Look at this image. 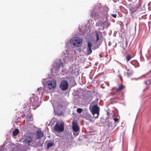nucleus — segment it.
I'll return each instance as SVG.
<instances>
[{
  "instance_id": "obj_1",
  "label": "nucleus",
  "mask_w": 151,
  "mask_h": 151,
  "mask_svg": "<svg viewBox=\"0 0 151 151\" xmlns=\"http://www.w3.org/2000/svg\"><path fill=\"white\" fill-rule=\"evenodd\" d=\"M116 109V110L115 111V109L113 108L111 109H108L106 111L107 116L106 117L104 122V128L110 127L112 128L113 127L114 128L116 127L119 118L118 110Z\"/></svg>"
},
{
  "instance_id": "obj_2",
  "label": "nucleus",
  "mask_w": 151,
  "mask_h": 151,
  "mask_svg": "<svg viewBox=\"0 0 151 151\" xmlns=\"http://www.w3.org/2000/svg\"><path fill=\"white\" fill-rule=\"evenodd\" d=\"M82 41L83 40L82 38L79 37H75L71 39L70 43L74 47H78L79 45L82 43Z\"/></svg>"
},
{
  "instance_id": "obj_3",
  "label": "nucleus",
  "mask_w": 151,
  "mask_h": 151,
  "mask_svg": "<svg viewBox=\"0 0 151 151\" xmlns=\"http://www.w3.org/2000/svg\"><path fill=\"white\" fill-rule=\"evenodd\" d=\"M57 82L56 80L52 79L48 80L45 82V85L50 89H54L56 86Z\"/></svg>"
},
{
  "instance_id": "obj_4",
  "label": "nucleus",
  "mask_w": 151,
  "mask_h": 151,
  "mask_svg": "<svg viewBox=\"0 0 151 151\" xmlns=\"http://www.w3.org/2000/svg\"><path fill=\"white\" fill-rule=\"evenodd\" d=\"M33 141L32 136V135H27L25 136L23 142L25 145L27 146H30L31 144H32Z\"/></svg>"
},
{
  "instance_id": "obj_5",
  "label": "nucleus",
  "mask_w": 151,
  "mask_h": 151,
  "mask_svg": "<svg viewBox=\"0 0 151 151\" xmlns=\"http://www.w3.org/2000/svg\"><path fill=\"white\" fill-rule=\"evenodd\" d=\"M64 124L63 123H57L53 128V130L57 132H61L64 129Z\"/></svg>"
},
{
  "instance_id": "obj_6",
  "label": "nucleus",
  "mask_w": 151,
  "mask_h": 151,
  "mask_svg": "<svg viewBox=\"0 0 151 151\" xmlns=\"http://www.w3.org/2000/svg\"><path fill=\"white\" fill-rule=\"evenodd\" d=\"M29 101V103L33 106V109L36 108L39 106V100L37 98H31Z\"/></svg>"
},
{
  "instance_id": "obj_7",
  "label": "nucleus",
  "mask_w": 151,
  "mask_h": 151,
  "mask_svg": "<svg viewBox=\"0 0 151 151\" xmlns=\"http://www.w3.org/2000/svg\"><path fill=\"white\" fill-rule=\"evenodd\" d=\"M68 87V82L66 80H62L60 83V87L62 91L67 90Z\"/></svg>"
},
{
  "instance_id": "obj_8",
  "label": "nucleus",
  "mask_w": 151,
  "mask_h": 151,
  "mask_svg": "<svg viewBox=\"0 0 151 151\" xmlns=\"http://www.w3.org/2000/svg\"><path fill=\"white\" fill-rule=\"evenodd\" d=\"M87 47L86 49V53L88 55L91 54L92 52V50L91 49V47L92 45V43L89 41L87 43Z\"/></svg>"
},
{
  "instance_id": "obj_9",
  "label": "nucleus",
  "mask_w": 151,
  "mask_h": 151,
  "mask_svg": "<svg viewBox=\"0 0 151 151\" xmlns=\"http://www.w3.org/2000/svg\"><path fill=\"white\" fill-rule=\"evenodd\" d=\"M36 139H39L44 136L43 132L40 130H37L35 134Z\"/></svg>"
},
{
  "instance_id": "obj_10",
  "label": "nucleus",
  "mask_w": 151,
  "mask_h": 151,
  "mask_svg": "<svg viewBox=\"0 0 151 151\" xmlns=\"http://www.w3.org/2000/svg\"><path fill=\"white\" fill-rule=\"evenodd\" d=\"M104 17H105L106 18L105 20H104V29L105 27L106 29H107L111 25L110 23L108 20L109 16L108 14H106V15L105 16L104 15Z\"/></svg>"
},
{
  "instance_id": "obj_11",
  "label": "nucleus",
  "mask_w": 151,
  "mask_h": 151,
  "mask_svg": "<svg viewBox=\"0 0 151 151\" xmlns=\"http://www.w3.org/2000/svg\"><path fill=\"white\" fill-rule=\"evenodd\" d=\"M72 127L73 129L75 132H77L79 130V127L78 125L76 122H73L72 123Z\"/></svg>"
},
{
  "instance_id": "obj_12",
  "label": "nucleus",
  "mask_w": 151,
  "mask_h": 151,
  "mask_svg": "<svg viewBox=\"0 0 151 151\" xmlns=\"http://www.w3.org/2000/svg\"><path fill=\"white\" fill-rule=\"evenodd\" d=\"M99 108L97 105H95L93 106L91 109L92 113H99Z\"/></svg>"
},
{
  "instance_id": "obj_13",
  "label": "nucleus",
  "mask_w": 151,
  "mask_h": 151,
  "mask_svg": "<svg viewBox=\"0 0 151 151\" xmlns=\"http://www.w3.org/2000/svg\"><path fill=\"white\" fill-rule=\"evenodd\" d=\"M125 87V86H123L122 84L121 85H120L116 89L115 91L114 92L116 94V95H117L118 94L119 91L124 88Z\"/></svg>"
},
{
  "instance_id": "obj_14",
  "label": "nucleus",
  "mask_w": 151,
  "mask_h": 151,
  "mask_svg": "<svg viewBox=\"0 0 151 151\" xmlns=\"http://www.w3.org/2000/svg\"><path fill=\"white\" fill-rule=\"evenodd\" d=\"M131 63L135 66V68L139 66V63L136 60H132L130 61Z\"/></svg>"
},
{
  "instance_id": "obj_15",
  "label": "nucleus",
  "mask_w": 151,
  "mask_h": 151,
  "mask_svg": "<svg viewBox=\"0 0 151 151\" xmlns=\"http://www.w3.org/2000/svg\"><path fill=\"white\" fill-rule=\"evenodd\" d=\"M19 131L18 129H15L14 131L13 132V135L14 136H16L19 133Z\"/></svg>"
},
{
  "instance_id": "obj_16",
  "label": "nucleus",
  "mask_w": 151,
  "mask_h": 151,
  "mask_svg": "<svg viewBox=\"0 0 151 151\" xmlns=\"http://www.w3.org/2000/svg\"><path fill=\"white\" fill-rule=\"evenodd\" d=\"M100 33H98L96 32H95V37H94L95 39H96V41H98V40L99 39V37L100 35L99 34Z\"/></svg>"
},
{
  "instance_id": "obj_17",
  "label": "nucleus",
  "mask_w": 151,
  "mask_h": 151,
  "mask_svg": "<svg viewBox=\"0 0 151 151\" xmlns=\"http://www.w3.org/2000/svg\"><path fill=\"white\" fill-rule=\"evenodd\" d=\"M133 74V71L132 70H131L130 72H127L126 73V74L128 77H130L132 76Z\"/></svg>"
},
{
  "instance_id": "obj_18",
  "label": "nucleus",
  "mask_w": 151,
  "mask_h": 151,
  "mask_svg": "<svg viewBox=\"0 0 151 151\" xmlns=\"http://www.w3.org/2000/svg\"><path fill=\"white\" fill-rule=\"evenodd\" d=\"M136 10H129V11L130 12V16L131 17H133L134 16L133 15V13L136 12Z\"/></svg>"
},
{
  "instance_id": "obj_19",
  "label": "nucleus",
  "mask_w": 151,
  "mask_h": 151,
  "mask_svg": "<svg viewBox=\"0 0 151 151\" xmlns=\"http://www.w3.org/2000/svg\"><path fill=\"white\" fill-rule=\"evenodd\" d=\"M132 58V56L129 55L128 54L126 56V59L127 60V61L128 62Z\"/></svg>"
},
{
  "instance_id": "obj_20",
  "label": "nucleus",
  "mask_w": 151,
  "mask_h": 151,
  "mask_svg": "<svg viewBox=\"0 0 151 151\" xmlns=\"http://www.w3.org/2000/svg\"><path fill=\"white\" fill-rule=\"evenodd\" d=\"M92 114L93 115V117L95 118H96L98 117L99 114V113H92Z\"/></svg>"
},
{
  "instance_id": "obj_21",
  "label": "nucleus",
  "mask_w": 151,
  "mask_h": 151,
  "mask_svg": "<svg viewBox=\"0 0 151 151\" xmlns=\"http://www.w3.org/2000/svg\"><path fill=\"white\" fill-rule=\"evenodd\" d=\"M53 145V143L51 142L48 143L47 145V147L48 148L52 146Z\"/></svg>"
},
{
  "instance_id": "obj_22",
  "label": "nucleus",
  "mask_w": 151,
  "mask_h": 151,
  "mask_svg": "<svg viewBox=\"0 0 151 151\" xmlns=\"http://www.w3.org/2000/svg\"><path fill=\"white\" fill-rule=\"evenodd\" d=\"M27 118L31 121L32 119V116L31 115H28L27 116Z\"/></svg>"
},
{
  "instance_id": "obj_23",
  "label": "nucleus",
  "mask_w": 151,
  "mask_h": 151,
  "mask_svg": "<svg viewBox=\"0 0 151 151\" xmlns=\"http://www.w3.org/2000/svg\"><path fill=\"white\" fill-rule=\"evenodd\" d=\"M82 109L81 108H78L77 109V111L79 113H81L82 112Z\"/></svg>"
},
{
  "instance_id": "obj_24",
  "label": "nucleus",
  "mask_w": 151,
  "mask_h": 151,
  "mask_svg": "<svg viewBox=\"0 0 151 151\" xmlns=\"http://www.w3.org/2000/svg\"><path fill=\"white\" fill-rule=\"evenodd\" d=\"M109 19L111 21H112L113 22H115V20L114 19H113L112 18L111 16H109V18L108 19Z\"/></svg>"
},
{
  "instance_id": "obj_25",
  "label": "nucleus",
  "mask_w": 151,
  "mask_h": 151,
  "mask_svg": "<svg viewBox=\"0 0 151 151\" xmlns=\"http://www.w3.org/2000/svg\"><path fill=\"white\" fill-rule=\"evenodd\" d=\"M140 78V77H139L138 78H131V80H134L135 81H137L139 80Z\"/></svg>"
},
{
  "instance_id": "obj_26",
  "label": "nucleus",
  "mask_w": 151,
  "mask_h": 151,
  "mask_svg": "<svg viewBox=\"0 0 151 151\" xmlns=\"http://www.w3.org/2000/svg\"><path fill=\"white\" fill-rule=\"evenodd\" d=\"M111 16L114 18H115L116 17L117 15L115 14H111Z\"/></svg>"
},
{
  "instance_id": "obj_27",
  "label": "nucleus",
  "mask_w": 151,
  "mask_h": 151,
  "mask_svg": "<svg viewBox=\"0 0 151 151\" xmlns=\"http://www.w3.org/2000/svg\"><path fill=\"white\" fill-rule=\"evenodd\" d=\"M144 83L147 85H149L150 84H149V80L148 81H145Z\"/></svg>"
},
{
  "instance_id": "obj_28",
  "label": "nucleus",
  "mask_w": 151,
  "mask_h": 151,
  "mask_svg": "<svg viewBox=\"0 0 151 151\" xmlns=\"http://www.w3.org/2000/svg\"><path fill=\"white\" fill-rule=\"evenodd\" d=\"M116 87H114L113 88V90L112 91V92L114 93V94H115V95H116V94L114 92L115 91V90L116 89Z\"/></svg>"
},
{
  "instance_id": "obj_29",
  "label": "nucleus",
  "mask_w": 151,
  "mask_h": 151,
  "mask_svg": "<svg viewBox=\"0 0 151 151\" xmlns=\"http://www.w3.org/2000/svg\"><path fill=\"white\" fill-rule=\"evenodd\" d=\"M63 64V63L62 62H60V63H58L57 65L59 67L60 66V65Z\"/></svg>"
},
{
  "instance_id": "obj_30",
  "label": "nucleus",
  "mask_w": 151,
  "mask_h": 151,
  "mask_svg": "<svg viewBox=\"0 0 151 151\" xmlns=\"http://www.w3.org/2000/svg\"><path fill=\"white\" fill-rule=\"evenodd\" d=\"M149 84H151V76L149 79Z\"/></svg>"
},
{
  "instance_id": "obj_31",
  "label": "nucleus",
  "mask_w": 151,
  "mask_h": 151,
  "mask_svg": "<svg viewBox=\"0 0 151 151\" xmlns=\"http://www.w3.org/2000/svg\"><path fill=\"white\" fill-rule=\"evenodd\" d=\"M149 63H151V60L150 61ZM150 73H151V69L149 71V74H150Z\"/></svg>"
},
{
  "instance_id": "obj_32",
  "label": "nucleus",
  "mask_w": 151,
  "mask_h": 151,
  "mask_svg": "<svg viewBox=\"0 0 151 151\" xmlns=\"http://www.w3.org/2000/svg\"><path fill=\"white\" fill-rule=\"evenodd\" d=\"M105 83L108 86H109V83L108 82H105Z\"/></svg>"
},
{
  "instance_id": "obj_33",
  "label": "nucleus",
  "mask_w": 151,
  "mask_h": 151,
  "mask_svg": "<svg viewBox=\"0 0 151 151\" xmlns=\"http://www.w3.org/2000/svg\"><path fill=\"white\" fill-rule=\"evenodd\" d=\"M117 99V97H115V98H113L112 99H113L114 100H114L115 99Z\"/></svg>"
},
{
  "instance_id": "obj_34",
  "label": "nucleus",
  "mask_w": 151,
  "mask_h": 151,
  "mask_svg": "<svg viewBox=\"0 0 151 151\" xmlns=\"http://www.w3.org/2000/svg\"><path fill=\"white\" fill-rule=\"evenodd\" d=\"M120 80H121V81H122V77H120Z\"/></svg>"
},
{
  "instance_id": "obj_35",
  "label": "nucleus",
  "mask_w": 151,
  "mask_h": 151,
  "mask_svg": "<svg viewBox=\"0 0 151 151\" xmlns=\"http://www.w3.org/2000/svg\"><path fill=\"white\" fill-rule=\"evenodd\" d=\"M120 10L121 11V12H123V11H125V10L127 11V10H122V11H121V10Z\"/></svg>"
},
{
  "instance_id": "obj_36",
  "label": "nucleus",
  "mask_w": 151,
  "mask_h": 151,
  "mask_svg": "<svg viewBox=\"0 0 151 151\" xmlns=\"http://www.w3.org/2000/svg\"><path fill=\"white\" fill-rule=\"evenodd\" d=\"M126 45H127V41L126 42Z\"/></svg>"
},
{
  "instance_id": "obj_37",
  "label": "nucleus",
  "mask_w": 151,
  "mask_h": 151,
  "mask_svg": "<svg viewBox=\"0 0 151 151\" xmlns=\"http://www.w3.org/2000/svg\"><path fill=\"white\" fill-rule=\"evenodd\" d=\"M146 89V88H145L144 89V90H143V91H145V90Z\"/></svg>"
},
{
  "instance_id": "obj_38",
  "label": "nucleus",
  "mask_w": 151,
  "mask_h": 151,
  "mask_svg": "<svg viewBox=\"0 0 151 151\" xmlns=\"http://www.w3.org/2000/svg\"><path fill=\"white\" fill-rule=\"evenodd\" d=\"M101 87H102V88H104L103 87V86H102H102H101Z\"/></svg>"
},
{
  "instance_id": "obj_39",
  "label": "nucleus",
  "mask_w": 151,
  "mask_h": 151,
  "mask_svg": "<svg viewBox=\"0 0 151 151\" xmlns=\"http://www.w3.org/2000/svg\"><path fill=\"white\" fill-rule=\"evenodd\" d=\"M104 36H105V35L106 34V33H105V31H104Z\"/></svg>"
},
{
  "instance_id": "obj_40",
  "label": "nucleus",
  "mask_w": 151,
  "mask_h": 151,
  "mask_svg": "<svg viewBox=\"0 0 151 151\" xmlns=\"http://www.w3.org/2000/svg\"><path fill=\"white\" fill-rule=\"evenodd\" d=\"M104 28V27H103L102 29L103 30Z\"/></svg>"
},
{
  "instance_id": "obj_41",
  "label": "nucleus",
  "mask_w": 151,
  "mask_h": 151,
  "mask_svg": "<svg viewBox=\"0 0 151 151\" xmlns=\"http://www.w3.org/2000/svg\"><path fill=\"white\" fill-rule=\"evenodd\" d=\"M107 151H110V150H109Z\"/></svg>"
},
{
  "instance_id": "obj_42",
  "label": "nucleus",
  "mask_w": 151,
  "mask_h": 151,
  "mask_svg": "<svg viewBox=\"0 0 151 151\" xmlns=\"http://www.w3.org/2000/svg\"><path fill=\"white\" fill-rule=\"evenodd\" d=\"M97 15V13H96V15Z\"/></svg>"
},
{
  "instance_id": "obj_43",
  "label": "nucleus",
  "mask_w": 151,
  "mask_h": 151,
  "mask_svg": "<svg viewBox=\"0 0 151 151\" xmlns=\"http://www.w3.org/2000/svg\"><path fill=\"white\" fill-rule=\"evenodd\" d=\"M91 15H93V13H91Z\"/></svg>"
},
{
  "instance_id": "obj_44",
  "label": "nucleus",
  "mask_w": 151,
  "mask_h": 151,
  "mask_svg": "<svg viewBox=\"0 0 151 151\" xmlns=\"http://www.w3.org/2000/svg\"><path fill=\"white\" fill-rule=\"evenodd\" d=\"M150 16L151 17V14L150 15Z\"/></svg>"
},
{
  "instance_id": "obj_45",
  "label": "nucleus",
  "mask_w": 151,
  "mask_h": 151,
  "mask_svg": "<svg viewBox=\"0 0 151 151\" xmlns=\"http://www.w3.org/2000/svg\"><path fill=\"white\" fill-rule=\"evenodd\" d=\"M147 59L148 58V57H147Z\"/></svg>"
}]
</instances>
